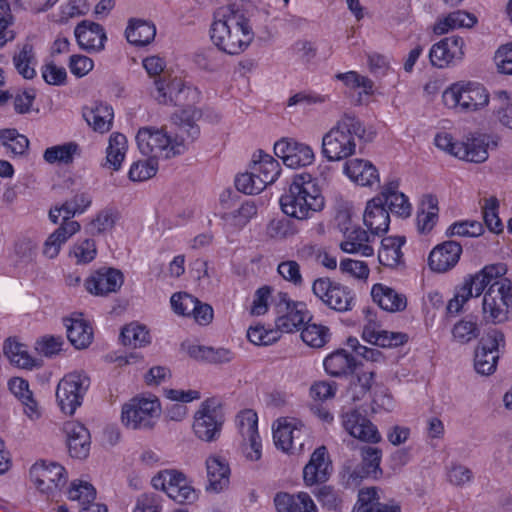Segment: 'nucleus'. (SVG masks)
Wrapping results in <instances>:
<instances>
[{
	"instance_id": "obj_58",
	"label": "nucleus",
	"mask_w": 512,
	"mask_h": 512,
	"mask_svg": "<svg viewBox=\"0 0 512 512\" xmlns=\"http://www.w3.org/2000/svg\"><path fill=\"white\" fill-rule=\"evenodd\" d=\"M119 220V212L117 210L107 208L96 214V216L90 221L89 227L91 232L94 234H107L115 228Z\"/></svg>"
},
{
	"instance_id": "obj_15",
	"label": "nucleus",
	"mask_w": 512,
	"mask_h": 512,
	"mask_svg": "<svg viewBox=\"0 0 512 512\" xmlns=\"http://www.w3.org/2000/svg\"><path fill=\"white\" fill-rule=\"evenodd\" d=\"M466 54V42L458 35H452L433 44L429 50L432 66L444 69L461 63Z\"/></svg>"
},
{
	"instance_id": "obj_12",
	"label": "nucleus",
	"mask_w": 512,
	"mask_h": 512,
	"mask_svg": "<svg viewBox=\"0 0 512 512\" xmlns=\"http://www.w3.org/2000/svg\"><path fill=\"white\" fill-rule=\"evenodd\" d=\"M305 433L306 425L297 417L281 416L272 423L273 443L286 455L293 456L304 452L302 438Z\"/></svg>"
},
{
	"instance_id": "obj_60",
	"label": "nucleus",
	"mask_w": 512,
	"mask_h": 512,
	"mask_svg": "<svg viewBox=\"0 0 512 512\" xmlns=\"http://www.w3.org/2000/svg\"><path fill=\"white\" fill-rule=\"evenodd\" d=\"M473 479L474 475L471 469L461 463L452 462L445 468V480L453 487L463 488Z\"/></svg>"
},
{
	"instance_id": "obj_23",
	"label": "nucleus",
	"mask_w": 512,
	"mask_h": 512,
	"mask_svg": "<svg viewBox=\"0 0 512 512\" xmlns=\"http://www.w3.org/2000/svg\"><path fill=\"white\" fill-rule=\"evenodd\" d=\"M462 252L460 243L453 240L444 241L430 251L427 259L428 267L437 274L447 273L456 267Z\"/></svg>"
},
{
	"instance_id": "obj_27",
	"label": "nucleus",
	"mask_w": 512,
	"mask_h": 512,
	"mask_svg": "<svg viewBox=\"0 0 512 512\" xmlns=\"http://www.w3.org/2000/svg\"><path fill=\"white\" fill-rule=\"evenodd\" d=\"M63 431L70 456L85 459L91 448V436L88 429L78 421H67L64 423Z\"/></svg>"
},
{
	"instance_id": "obj_61",
	"label": "nucleus",
	"mask_w": 512,
	"mask_h": 512,
	"mask_svg": "<svg viewBox=\"0 0 512 512\" xmlns=\"http://www.w3.org/2000/svg\"><path fill=\"white\" fill-rule=\"evenodd\" d=\"M451 332L454 341L466 344L478 337L479 327L475 319L467 316L457 321Z\"/></svg>"
},
{
	"instance_id": "obj_63",
	"label": "nucleus",
	"mask_w": 512,
	"mask_h": 512,
	"mask_svg": "<svg viewBox=\"0 0 512 512\" xmlns=\"http://www.w3.org/2000/svg\"><path fill=\"white\" fill-rule=\"evenodd\" d=\"M157 159L148 158L145 160H138L131 164L128 177L133 182H143L154 177L158 171Z\"/></svg>"
},
{
	"instance_id": "obj_2",
	"label": "nucleus",
	"mask_w": 512,
	"mask_h": 512,
	"mask_svg": "<svg viewBox=\"0 0 512 512\" xmlns=\"http://www.w3.org/2000/svg\"><path fill=\"white\" fill-rule=\"evenodd\" d=\"M209 36L214 46L228 54L240 55L255 38L248 10L240 2H224L213 12Z\"/></svg>"
},
{
	"instance_id": "obj_56",
	"label": "nucleus",
	"mask_w": 512,
	"mask_h": 512,
	"mask_svg": "<svg viewBox=\"0 0 512 512\" xmlns=\"http://www.w3.org/2000/svg\"><path fill=\"white\" fill-rule=\"evenodd\" d=\"M69 256L76 264H88L97 256L96 242L90 238L78 239L69 249Z\"/></svg>"
},
{
	"instance_id": "obj_64",
	"label": "nucleus",
	"mask_w": 512,
	"mask_h": 512,
	"mask_svg": "<svg viewBox=\"0 0 512 512\" xmlns=\"http://www.w3.org/2000/svg\"><path fill=\"white\" fill-rule=\"evenodd\" d=\"M338 386L333 381L319 380L311 384L309 388V397L311 404H323L332 400L337 393Z\"/></svg>"
},
{
	"instance_id": "obj_57",
	"label": "nucleus",
	"mask_w": 512,
	"mask_h": 512,
	"mask_svg": "<svg viewBox=\"0 0 512 512\" xmlns=\"http://www.w3.org/2000/svg\"><path fill=\"white\" fill-rule=\"evenodd\" d=\"M330 330L328 327L309 323L301 331V338L304 343L313 348H321L330 341Z\"/></svg>"
},
{
	"instance_id": "obj_13",
	"label": "nucleus",
	"mask_w": 512,
	"mask_h": 512,
	"mask_svg": "<svg viewBox=\"0 0 512 512\" xmlns=\"http://www.w3.org/2000/svg\"><path fill=\"white\" fill-rule=\"evenodd\" d=\"M275 156L283 165L290 169H301L312 165L315 161L313 148L292 137H282L274 143Z\"/></svg>"
},
{
	"instance_id": "obj_38",
	"label": "nucleus",
	"mask_w": 512,
	"mask_h": 512,
	"mask_svg": "<svg viewBox=\"0 0 512 512\" xmlns=\"http://www.w3.org/2000/svg\"><path fill=\"white\" fill-rule=\"evenodd\" d=\"M80 230L81 225L78 221L62 223L45 240L43 245L44 256L49 259L56 258L59 255L62 246Z\"/></svg>"
},
{
	"instance_id": "obj_24",
	"label": "nucleus",
	"mask_w": 512,
	"mask_h": 512,
	"mask_svg": "<svg viewBox=\"0 0 512 512\" xmlns=\"http://www.w3.org/2000/svg\"><path fill=\"white\" fill-rule=\"evenodd\" d=\"M207 483L205 490L219 494L230 484L231 468L226 457L220 454H210L205 460Z\"/></svg>"
},
{
	"instance_id": "obj_14",
	"label": "nucleus",
	"mask_w": 512,
	"mask_h": 512,
	"mask_svg": "<svg viewBox=\"0 0 512 512\" xmlns=\"http://www.w3.org/2000/svg\"><path fill=\"white\" fill-rule=\"evenodd\" d=\"M500 142L496 133L471 132L460 144L457 158L473 163H483L489 157V152L495 150Z\"/></svg>"
},
{
	"instance_id": "obj_5",
	"label": "nucleus",
	"mask_w": 512,
	"mask_h": 512,
	"mask_svg": "<svg viewBox=\"0 0 512 512\" xmlns=\"http://www.w3.org/2000/svg\"><path fill=\"white\" fill-rule=\"evenodd\" d=\"M363 133L361 121L353 115L344 114L322 136L323 158L329 162L346 161L356 154Z\"/></svg>"
},
{
	"instance_id": "obj_35",
	"label": "nucleus",
	"mask_w": 512,
	"mask_h": 512,
	"mask_svg": "<svg viewBox=\"0 0 512 512\" xmlns=\"http://www.w3.org/2000/svg\"><path fill=\"white\" fill-rule=\"evenodd\" d=\"M370 294L373 302L387 312H400L407 306L404 294L383 283L373 284Z\"/></svg>"
},
{
	"instance_id": "obj_17",
	"label": "nucleus",
	"mask_w": 512,
	"mask_h": 512,
	"mask_svg": "<svg viewBox=\"0 0 512 512\" xmlns=\"http://www.w3.org/2000/svg\"><path fill=\"white\" fill-rule=\"evenodd\" d=\"M312 291L325 305L336 311L344 312L353 307L354 298L351 290L329 278L316 279Z\"/></svg>"
},
{
	"instance_id": "obj_4",
	"label": "nucleus",
	"mask_w": 512,
	"mask_h": 512,
	"mask_svg": "<svg viewBox=\"0 0 512 512\" xmlns=\"http://www.w3.org/2000/svg\"><path fill=\"white\" fill-rule=\"evenodd\" d=\"M282 212L297 220H308L325 207L321 187L310 174L296 175L279 199Z\"/></svg>"
},
{
	"instance_id": "obj_42",
	"label": "nucleus",
	"mask_w": 512,
	"mask_h": 512,
	"mask_svg": "<svg viewBox=\"0 0 512 512\" xmlns=\"http://www.w3.org/2000/svg\"><path fill=\"white\" fill-rule=\"evenodd\" d=\"M477 23V17L470 12L457 10L437 19L433 26L436 35H443L451 30L472 28Z\"/></svg>"
},
{
	"instance_id": "obj_39",
	"label": "nucleus",
	"mask_w": 512,
	"mask_h": 512,
	"mask_svg": "<svg viewBox=\"0 0 512 512\" xmlns=\"http://www.w3.org/2000/svg\"><path fill=\"white\" fill-rule=\"evenodd\" d=\"M325 372L332 377H343L352 374L356 367V359L345 349L340 348L329 353L323 359Z\"/></svg>"
},
{
	"instance_id": "obj_31",
	"label": "nucleus",
	"mask_w": 512,
	"mask_h": 512,
	"mask_svg": "<svg viewBox=\"0 0 512 512\" xmlns=\"http://www.w3.org/2000/svg\"><path fill=\"white\" fill-rule=\"evenodd\" d=\"M382 491L377 487H365L359 490L353 512H401L398 503H382Z\"/></svg>"
},
{
	"instance_id": "obj_43",
	"label": "nucleus",
	"mask_w": 512,
	"mask_h": 512,
	"mask_svg": "<svg viewBox=\"0 0 512 512\" xmlns=\"http://www.w3.org/2000/svg\"><path fill=\"white\" fill-rule=\"evenodd\" d=\"M406 239L403 236H388L382 239L378 251L380 264L389 268H396L403 263L402 247Z\"/></svg>"
},
{
	"instance_id": "obj_46",
	"label": "nucleus",
	"mask_w": 512,
	"mask_h": 512,
	"mask_svg": "<svg viewBox=\"0 0 512 512\" xmlns=\"http://www.w3.org/2000/svg\"><path fill=\"white\" fill-rule=\"evenodd\" d=\"M68 498L75 501L80 506V511L85 508H92L93 505H101L95 502L96 489L94 486L85 480H74L71 482L67 492Z\"/></svg>"
},
{
	"instance_id": "obj_20",
	"label": "nucleus",
	"mask_w": 512,
	"mask_h": 512,
	"mask_svg": "<svg viewBox=\"0 0 512 512\" xmlns=\"http://www.w3.org/2000/svg\"><path fill=\"white\" fill-rule=\"evenodd\" d=\"M333 472V465L329 452L325 446L317 447L309 457L302 470V479L305 487L326 483Z\"/></svg>"
},
{
	"instance_id": "obj_44",
	"label": "nucleus",
	"mask_w": 512,
	"mask_h": 512,
	"mask_svg": "<svg viewBox=\"0 0 512 512\" xmlns=\"http://www.w3.org/2000/svg\"><path fill=\"white\" fill-rule=\"evenodd\" d=\"M3 351L11 364L22 369H33L38 366V361L29 352L27 346L15 338L5 341Z\"/></svg>"
},
{
	"instance_id": "obj_55",
	"label": "nucleus",
	"mask_w": 512,
	"mask_h": 512,
	"mask_svg": "<svg viewBox=\"0 0 512 512\" xmlns=\"http://www.w3.org/2000/svg\"><path fill=\"white\" fill-rule=\"evenodd\" d=\"M281 335L276 327L266 326L262 323H255L247 330V338L250 343L256 346H269L280 339Z\"/></svg>"
},
{
	"instance_id": "obj_41",
	"label": "nucleus",
	"mask_w": 512,
	"mask_h": 512,
	"mask_svg": "<svg viewBox=\"0 0 512 512\" xmlns=\"http://www.w3.org/2000/svg\"><path fill=\"white\" fill-rule=\"evenodd\" d=\"M155 36L156 26L153 22L141 18H131L128 20L125 37L131 45L137 47L149 45Z\"/></svg>"
},
{
	"instance_id": "obj_28",
	"label": "nucleus",
	"mask_w": 512,
	"mask_h": 512,
	"mask_svg": "<svg viewBox=\"0 0 512 512\" xmlns=\"http://www.w3.org/2000/svg\"><path fill=\"white\" fill-rule=\"evenodd\" d=\"M67 338L71 345L78 349L87 348L93 341V328L88 319L81 313H74L64 319Z\"/></svg>"
},
{
	"instance_id": "obj_49",
	"label": "nucleus",
	"mask_w": 512,
	"mask_h": 512,
	"mask_svg": "<svg viewBox=\"0 0 512 512\" xmlns=\"http://www.w3.org/2000/svg\"><path fill=\"white\" fill-rule=\"evenodd\" d=\"M397 408V401L391 391L384 385H376L371 393L370 409L373 414L392 413Z\"/></svg>"
},
{
	"instance_id": "obj_32",
	"label": "nucleus",
	"mask_w": 512,
	"mask_h": 512,
	"mask_svg": "<svg viewBox=\"0 0 512 512\" xmlns=\"http://www.w3.org/2000/svg\"><path fill=\"white\" fill-rule=\"evenodd\" d=\"M274 506L277 512H318L313 498L304 491L278 492L274 496Z\"/></svg>"
},
{
	"instance_id": "obj_1",
	"label": "nucleus",
	"mask_w": 512,
	"mask_h": 512,
	"mask_svg": "<svg viewBox=\"0 0 512 512\" xmlns=\"http://www.w3.org/2000/svg\"><path fill=\"white\" fill-rule=\"evenodd\" d=\"M505 264L485 265L466 275L454 288L446 309L450 314L460 313L473 298H482V315L487 322L502 324L512 318V282L506 277Z\"/></svg>"
},
{
	"instance_id": "obj_34",
	"label": "nucleus",
	"mask_w": 512,
	"mask_h": 512,
	"mask_svg": "<svg viewBox=\"0 0 512 512\" xmlns=\"http://www.w3.org/2000/svg\"><path fill=\"white\" fill-rule=\"evenodd\" d=\"M439 200L433 194H424L418 204L416 228L421 234H429L439 221Z\"/></svg>"
},
{
	"instance_id": "obj_18",
	"label": "nucleus",
	"mask_w": 512,
	"mask_h": 512,
	"mask_svg": "<svg viewBox=\"0 0 512 512\" xmlns=\"http://www.w3.org/2000/svg\"><path fill=\"white\" fill-rule=\"evenodd\" d=\"M30 479L42 493L51 494L67 481L65 468L56 462L38 461L30 468Z\"/></svg>"
},
{
	"instance_id": "obj_54",
	"label": "nucleus",
	"mask_w": 512,
	"mask_h": 512,
	"mask_svg": "<svg viewBox=\"0 0 512 512\" xmlns=\"http://www.w3.org/2000/svg\"><path fill=\"white\" fill-rule=\"evenodd\" d=\"M238 438L260 435L258 414L253 409L239 411L234 420Z\"/></svg>"
},
{
	"instance_id": "obj_29",
	"label": "nucleus",
	"mask_w": 512,
	"mask_h": 512,
	"mask_svg": "<svg viewBox=\"0 0 512 512\" xmlns=\"http://www.w3.org/2000/svg\"><path fill=\"white\" fill-rule=\"evenodd\" d=\"M399 180L391 179L381 188L377 197H383V205H387L389 211L401 218H408L412 214V204L403 192L399 190Z\"/></svg>"
},
{
	"instance_id": "obj_47",
	"label": "nucleus",
	"mask_w": 512,
	"mask_h": 512,
	"mask_svg": "<svg viewBox=\"0 0 512 512\" xmlns=\"http://www.w3.org/2000/svg\"><path fill=\"white\" fill-rule=\"evenodd\" d=\"M335 78L343 82L348 89L358 92L359 103H362L365 98L373 94V82L356 71L338 73L335 75Z\"/></svg>"
},
{
	"instance_id": "obj_40",
	"label": "nucleus",
	"mask_w": 512,
	"mask_h": 512,
	"mask_svg": "<svg viewBox=\"0 0 512 512\" xmlns=\"http://www.w3.org/2000/svg\"><path fill=\"white\" fill-rule=\"evenodd\" d=\"M129 143L126 135L120 132H113L108 138L105 150L104 166L112 171H119L126 159Z\"/></svg>"
},
{
	"instance_id": "obj_8",
	"label": "nucleus",
	"mask_w": 512,
	"mask_h": 512,
	"mask_svg": "<svg viewBox=\"0 0 512 512\" xmlns=\"http://www.w3.org/2000/svg\"><path fill=\"white\" fill-rule=\"evenodd\" d=\"M163 415L160 398L153 393H141L133 396L121 406L120 423L134 431H152Z\"/></svg>"
},
{
	"instance_id": "obj_16",
	"label": "nucleus",
	"mask_w": 512,
	"mask_h": 512,
	"mask_svg": "<svg viewBox=\"0 0 512 512\" xmlns=\"http://www.w3.org/2000/svg\"><path fill=\"white\" fill-rule=\"evenodd\" d=\"M310 318L307 306L303 302L293 301L285 295L280 297L276 305L275 327L282 333L299 330Z\"/></svg>"
},
{
	"instance_id": "obj_25",
	"label": "nucleus",
	"mask_w": 512,
	"mask_h": 512,
	"mask_svg": "<svg viewBox=\"0 0 512 512\" xmlns=\"http://www.w3.org/2000/svg\"><path fill=\"white\" fill-rule=\"evenodd\" d=\"M342 425L352 437L363 442L377 444L382 440L376 425L356 410L342 415Z\"/></svg>"
},
{
	"instance_id": "obj_53",
	"label": "nucleus",
	"mask_w": 512,
	"mask_h": 512,
	"mask_svg": "<svg viewBox=\"0 0 512 512\" xmlns=\"http://www.w3.org/2000/svg\"><path fill=\"white\" fill-rule=\"evenodd\" d=\"M237 452L248 463H257L263 456V441L260 435L238 438Z\"/></svg>"
},
{
	"instance_id": "obj_11",
	"label": "nucleus",
	"mask_w": 512,
	"mask_h": 512,
	"mask_svg": "<svg viewBox=\"0 0 512 512\" xmlns=\"http://www.w3.org/2000/svg\"><path fill=\"white\" fill-rule=\"evenodd\" d=\"M151 485L180 504H192L198 500L200 494V491L192 485V481L183 472L176 469L159 471L152 477Z\"/></svg>"
},
{
	"instance_id": "obj_19",
	"label": "nucleus",
	"mask_w": 512,
	"mask_h": 512,
	"mask_svg": "<svg viewBox=\"0 0 512 512\" xmlns=\"http://www.w3.org/2000/svg\"><path fill=\"white\" fill-rule=\"evenodd\" d=\"M505 344L504 334L501 331L493 330L482 339L478 346L474 367L477 373L490 375L495 372L499 359V349Z\"/></svg>"
},
{
	"instance_id": "obj_9",
	"label": "nucleus",
	"mask_w": 512,
	"mask_h": 512,
	"mask_svg": "<svg viewBox=\"0 0 512 512\" xmlns=\"http://www.w3.org/2000/svg\"><path fill=\"white\" fill-rule=\"evenodd\" d=\"M225 420L222 399L217 396L208 397L198 405L193 414L192 433L201 442H216L221 437Z\"/></svg>"
},
{
	"instance_id": "obj_51",
	"label": "nucleus",
	"mask_w": 512,
	"mask_h": 512,
	"mask_svg": "<svg viewBox=\"0 0 512 512\" xmlns=\"http://www.w3.org/2000/svg\"><path fill=\"white\" fill-rule=\"evenodd\" d=\"M375 375L372 370H363L356 375V380L351 383L347 391V396L352 402L363 400L370 391H373L376 386Z\"/></svg>"
},
{
	"instance_id": "obj_22",
	"label": "nucleus",
	"mask_w": 512,
	"mask_h": 512,
	"mask_svg": "<svg viewBox=\"0 0 512 512\" xmlns=\"http://www.w3.org/2000/svg\"><path fill=\"white\" fill-rule=\"evenodd\" d=\"M341 172L356 186L373 188L380 184V173L377 167L365 158L350 157L344 161Z\"/></svg>"
},
{
	"instance_id": "obj_45",
	"label": "nucleus",
	"mask_w": 512,
	"mask_h": 512,
	"mask_svg": "<svg viewBox=\"0 0 512 512\" xmlns=\"http://www.w3.org/2000/svg\"><path fill=\"white\" fill-rule=\"evenodd\" d=\"M13 64L17 72L25 79H32L36 75L37 59L34 47L30 42L18 45L13 56Z\"/></svg>"
},
{
	"instance_id": "obj_59",
	"label": "nucleus",
	"mask_w": 512,
	"mask_h": 512,
	"mask_svg": "<svg viewBox=\"0 0 512 512\" xmlns=\"http://www.w3.org/2000/svg\"><path fill=\"white\" fill-rule=\"evenodd\" d=\"M35 243L30 238H20L8 250L7 261L10 265L17 267L31 259L35 250Z\"/></svg>"
},
{
	"instance_id": "obj_26",
	"label": "nucleus",
	"mask_w": 512,
	"mask_h": 512,
	"mask_svg": "<svg viewBox=\"0 0 512 512\" xmlns=\"http://www.w3.org/2000/svg\"><path fill=\"white\" fill-rule=\"evenodd\" d=\"M343 217L345 218L344 227H340L344 233V239L340 243L341 250L345 253L359 254L363 257L373 256L374 249L370 244L369 234L360 227H351L349 217L346 215H343ZM339 226H341L340 223Z\"/></svg>"
},
{
	"instance_id": "obj_30",
	"label": "nucleus",
	"mask_w": 512,
	"mask_h": 512,
	"mask_svg": "<svg viewBox=\"0 0 512 512\" xmlns=\"http://www.w3.org/2000/svg\"><path fill=\"white\" fill-rule=\"evenodd\" d=\"M79 46L89 52H100L104 49L107 36L104 28L95 22L82 21L74 31Z\"/></svg>"
},
{
	"instance_id": "obj_48",
	"label": "nucleus",
	"mask_w": 512,
	"mask_h": 512,
	"mask_svg": "<svg viewBox=\"0 0 512 512\" xmlns=\"http://www.w3.org/2000/svg\"><path fill=\"white\" fill-rule=\"evenodd\" d=\"M122 344L132 348H144L151 343V335L146 326L132 322L121 330Z\"/></svg>"
},
{
	"instance_id": "obj_62",
	"label": "nucleus",
	"mask_w": 512,
	"mask_h": 512,
	"mask_svg": "<svg viewBox=\"0 0 512 512\" xmlns=\"http://www.w3.org/2000/svg\"><path fill=\"white\" fill-rule=\"evenodd\" d=\"M78 151L75 143L69 142L61 145H55L44 151L43 158L49 164L63 163L68 164L73 161Z\"/></svg>"
},
{
	"instance_id": "obj_37",
	"label": "nucleus",
	"mask_w": 512,
	"mask_h": 512,
	"mask_svg": "<svg viewBox=\"0 0 512 512\" xmlns=\"http://www.w3.org/2000/svg\"><path fill=\"white\" fill-rule=\"evenodd\" d=\"M83 117L93 131L104 134L113 126L114 110L108 103L97 102L83 110Z\"/></svg>"
},
{
	"instance_id": "obj_50",
	"label": "nucleus",
	"mask_w": 512,
	"mask_h": 512,
	"mask_svg": "<svg viewBox=\"0 0 512 512\" xmlns=\"http://www.w3.org/2000/svg\"><path fill=\"white\" fill-rule=\"evenodd\" d=\"M0 146L14 156H22L29 148V140L14 128H3L0 129Z\"/></svg>"
},
{
	"instance_id": "obj_33",
	"label": "nucleus",
	"mask_w": 512,
	"mask_h": 512,
	"mask_svg": "<svg viewBox=\"0 0 512 512\" xmlns=\"http://www.w3.org/2000/svg\"><path fill=\"white\" fill-rule=\"evenodd\" d=\"M249 169H251L266 186L276 182L282 171L279 161L263 150H257L252 154Z\"/></svg>"
},
{
	"instance_id": "obj_21",
	"label": "nucleus",
	"mask_w": 512,
	"mask_h": 512,
	"mask_svg": "<svg viewBox=\"0 0 512 512\" xmlns=\"http://www.w3.org/2000/svg\"><path fill=\"white\" fill-rule=\"evenodd\" d=\"M124 283L123 273L111 267L93 271L85 280V290L93 296H108L118 292Z\"/></svg>"
},
{
	"instance_id": "obj_3",
	"label": "nucleus",
	"mask_w": 512,
	"mask_h": 512,
	"mask_svg": "<svg viewBox=\"0 0 512 512\" xmlns=\"http://www.w3.org/2000/svg\"><path fill=\"white\" fill-rule=\"evenodd\" d=\"M155 87L157 101L178 108L172 115L173 122L184 129L190 141H195L200 135L196 121L201 111L196 105L201 100V91L180 76L160 78L155 81Z\"/></svg>"
},
{
	"instance_id": "obj_6",
	"label": "nucleus",
	"mask_w": 512,
	"mask_h": 512,
	"mask_svg": "<svg viewBox=\"0 0 512 512\" xmlns=\"http://www.w3.org/2000/svg\"><path fill=\"white\" fill-rule=\"evenodd\" d=\"M491 94L481 82L458 80L448 85L442 92L443 106L455 113L478 114L490 105Z\"/></svg>"
},
{
	"instance_id": "obj_10",
	"label": "nucleus",
	"mask_w": 512,
	"mask_h": 512,
	"mask_svg": "<svg viewBox=\"0 0 512 512\" xmlns=\"http://www.w3.org/2000/svg\"><path fill=\"white\" fill-rule=\"evenodd\" d=\"M90 387V378L80 370L63 375L55 388V403L65 416H73L82 406Z\"/></svg>"
},
{
	"instance_id": "obj_52",
	"label": "nucleus",
	"mask_w": 512,
	"mask_h": 512,
	"mask_svg": "<svg viewBox=\"0 0 512 512\" xmlns=\"http://www.w3.org/2000/svg\"><path fill=\"white\" fill-rule=\"evenodd\" d=\"M452 124L450 121L445 120L437 128L434 135L433 143L441 151L457 158L458 149H460L461 142H458L453 133L451 132Z\"/></svg>"
},
{
	"instance_id": "obj_7",
	"label": "nucleus",
	"mask_w": 512,
	"mask_h": 512,
	"mask_svg": "<svg viewBox=\"0 0 512 512\" xmlns=\"http://www.w3.org/2000/svg\"><path fill=\"white\" fill-rule=\"evenodd\" d=\"M138 150L142 155L155 159H170L183 154L190 143L188 134L186 138L180 135L172 136L163 127L143 126L135 136Z\"/></svg>"
},
{
	"instance_id": "obj_36",
	"label": "nucleus",
	"mask_w": 512,
	"mask_h": 512,
	"mask_svg": "<svg viewBox=\"0 0 512 512\" xmlns=\"http://www.w3.org/2000/svg\"><path fill=\"white\" fill-rule=\"evenodd\" d=\"M365 226L373 234L385 233L389 229V211L383 205V197H373L366 204L363 216Z\"/></svg>"
}]
</instances>
